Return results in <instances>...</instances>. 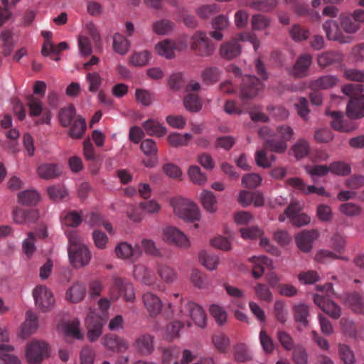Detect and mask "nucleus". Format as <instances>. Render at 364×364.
<instances>
[{"instance_id":"nucleus-1","label":"nucleus","mask_w":364,"mask_h":364,"mask_svg":"<svg viewBox=\"0 0 364 364\" xmlns=\"http://www.w3.org/2000/svg\"><path fill=\"white\" fill-rule=\"evenodd\" d=\"M69 240L68 256L70 262L75 268L82 267L87 265L91 259V253L81 240L75 230L68 233Z\"/></svg>"},{"instance_id":"nucleus-2","label":"nucleus","mask_w":364,"mask_h":364,"mask_svg":"<svg viewBox=\"0 0 364 364\" xmlns=\"http://www.w3.org/2000/svg\"><path fill=\"white\" fill-rule=\"evenodd\" d=\"M98 305L100 312L90 311L85 318L87 338L90 341H96L101 336L102 327L107 320V310L109 308V300L101 299Z\"/></svg>"},{"instance_id":"nucleus-3","label":"nucleus","mask_w":364,"mask_h":364,"mask_svg":"<svg viewBox=\"0 0 364 364\" xmlns=\"http://www.w3.org/2000/svg\"><path fill=\"white\" fill-rule=\"evenodd\" d=\"M239 41H250L252 44L255 51H257L259 47V41L254 34L242 33L238 34L237 38L224 43L220 46V55L228 60L237 57L241 53V46Z\"/></svg>"},{"instance_id":"nucleus-4","label":"nucleus","mask_w":364,"mask_h":364,"mask_svg":"<svg viewBox=\"0 0 364 364\" xmlns=\"http://www.w3.org/2000/svg\"><path fill=\"white\" fill-rule=\"evenodd\" d=\"M173 211L179 218L187 221L198 220L200 217V210L196 204L190 200L176 198L171 200Z\"/></svg>"},{"instance_id":"nucleus-5","label":"nucleus","mask_w":364,"mask_h":364,"mask_svg":"<svg viewBox=\"0 0 364 364\" xmlns=\"http://www.w3.org/2000/svg\"><path fill=\"white\" fill-rule=\"evenodd\" d=\"M274 133L275 139H267L266 147L271 151L283 153L287 148V142L293 138L294 130L291 127L283 124L277 127Z\"/></svg>"},{"instance_id":"nucleus-6","label":"nucleus","mask_w":364,"mask_h":364,"mask_svg":"<svg viewBox=\"0 0 364 364\" xmlns=\"http://www.w3.org/2000/svg\"><path fill=\"white\" fill-rule=\"evenodd\" d=\"M48 356V346L41 341H33L28 344L26 357L28 364H41Z\"/></svg>"},{"instance_id":"nucleus-7","label":"nucleus","mask_w":364,"mask_h":364,"mask_svg":"<svg viewBox=\"0 0 364 364\" xmlns=\"http://www.w3.org/2000/svg\"><path fill=\"white\" fill-rule=\"evenodd\" d=\"M191 48L197 55L205 57L211 55L215 46L205 33L196 32L192 37Z\"/></svg>"},{"instance_id":"nucleus-8","label":"nucleus","mask_w":364,"mask_h":364,"mask_svg":"<svg viewBox=\"0 0 364 364\" xmlns=\"http://www.w3.org/2000/svg\"><path fill=\"white\" fill-rule=\"evenodd\" d=\"M111 296L112 299L123 296L126 301H134L135 293L133 284L127 280L115 277L111 289Z\"/></svg>"},{"instance_id":"nucleus-9","label":"nucleus","mask_w":364,"mask_h":364,"mask_svg":"<svg viewBox=\"0 0 364 364\" xmlns=\"http://www.w3.org/2000/svg\"><path fill=\"white\" fill-rule=\"evenodd\" d=\"M180 311L183 315L189 316L197 326L204 328L206 326V314L196 303L190 301H183Z\"/></svg>"},{"instance_id":"nucleus-10","label":"nucleus","mask_w":364,"mask_h":364,"mask_svg":"<svg viewBox=\"0 0 364 364\" xmlns=\"http://www.w3.org/2000/svg\"><path fill=\"white\" fill-rule=\"evenodd\" d=\"M36 306L42 311H48L54 304L55 299L50 289L43 285L37 286L33 291Z\"/></svg>"},{"instance_id":"nucleus-11","label":"nucleus","mask_w":364,"mask_h":364,"mask_svg":"<svg viewBox=\"0 0 364 364\" xmlns=\"http://www.w3.org/2000/svg\"><path fill=\"white\" fill-rule=\"evenodd\" d=\"M263 87L262 82L257 77L245 75L242 79L240 98L242 100L252 99L257 96Z\"/></svg>"},{"instance_id":"nucleus-12","label":"nucleus","mask_w":364,"mask_h":364,"mask_svg":"<svg viewBox=\"0 0 364 364\" xmlns=\"http://www.w3.org/2000/svg\"><path fill=\"white\" fill-rule=\"evenodd\" d=\"M323 29L326 33V38L330 41H338L340 43H349L353 39L349 36L343 35L336 20L326 21L323 24Z\"/></svg>"},{"instance_id":"nucleus-13","label":"nucleus","mask_w":364,"mask_h":364,"mask_svg":"<svg viewBox=\"0 0 364 364\" xmlns=\"http://www.w3.org/2000/svg\"><path fill=\"white\" fill-rule=\"evenodd\" d=\"M164 240L181 248H188L190 242L186 235L178 228L170 226L163 230Z\"/></svg>"},{"instance_id":"nucleus-14","label":"nucleus","mask_w":364,"mask_h":364,"mask_svg":"<svg viewBox=\"0 0 364 364\" xmlns=\"http://www.w3.org/2000/svg\"><path fill=\"white\" fill-rule=\"evenodd\" d=\"M332 120L331 125L336 131L341 132H350L356 129V125L350 119H346L343 113L339 111L327 112Z\"/></svg>"},{"instance_id":"nucleus-15","label":"nucleus","mask_w":364,"mask_h":364,"mask_svg":"<svg viewBox=\"0 0 364 364\" xmlns=\"http://www.w3.org/2000/svg\"><path fill=\"white\" fill-rule=\"evenodd\" d=\"M314 301L316 305L332 318L337 319L341 316V307L326 296L315 294L314 296Z\"/></svg>"},{"instance_id":"nucleus-16","label":"nucleus","mask_w":364,"mask_h":364,"mask_svg":"<svg viewBox=\"0 0 364 364\" xmlns=\"http://www.w3.org/2000/svg\"><path fill=\"white\" fill-rule=\"evenodd\" d=\"M114 252L118 258L131 259L132 261L136 260L142 253L139 245H136L134 247H132L127 242H120L115 247Z\"/></svg>"},{"instance_id":"nucleus-17","label":"nucleus","mask_w":364,"mask_h":364,"mask_svg":"<svg viewBox=\"0 0 364 364\" xmlns=\"http://www.w3.org/2000/svg\"><path fill=\"white\" fill-rule=\"evenodd\" d=\"M318 237L316 230H304L296 237V242L298 247L303 252H309L314 240Z\"/></svg>"},{"instance_id":"nucleus-18","label":"nucleus","mask_w":364,"mask_h":364,"mask_svg":"<svg viewBox=\"0 0 364 364\" xmlns=\"http://www.w3.org/2000/svg\"><path fill=\"white\" fill-rule=\"evenodd\" d=\"M143 301L150 316L155 317L161 311L162 302L161 299L151 292H146L143 295Z\"/></svg>"},{"instance_id":"nucleus-19","label":"nucleus","mask_w":364,"mask_h":364,"mask_svg":"<svg viewBox=\"0 0 364 364\" xmlns=\"http://www.w3.org/2000/svg\"><path fill=\"white\" fill-rule=\"evenodd\" d=\"M102 344L114 352H124L128 348L127 343L114 334H108L102 338Z\"/></svg>"},{"instance_id":"nucleus-20","label":"nucleus","mask_w":364,"mask_h":364,"mask_svg":"<svg viewBox=\"0 0 364 364\" xmlns=\"http://www.w3.org/2000/svg\"><path fill=\"white\" fill-rule=\"evenodd\" d=\"M346 113L350 119H359L364 117V95L352 97L346 107Z\"/></svg>"},{"instance_id":"nucleus-21","label":"nucleus","mask_w":364,"mask_h":364,"mask_svg":"<svg viewBox=\"0 0 364 364\" xmlns=\"http://www.w3.org/2000/svg\"><path fill=\"white\" fill-rule=\"evenodd\" d=\"M37 173L41 178L50 180L59 177L62 171L58 164L44 163L37 167Z\"/></svg>"},{"instance_id":"nucleus-22","label":"nucleus","mask_w":364,"mask_h":364,"mask_svg":"<svg viewBox=\"0 0 364 364\" xmlns=\"http://www.w3.org/2000/svg\"><path fill=\"white\" fill-rule=\"evenodd\" d=\"M223 287L228 296L230 298V304L232 306L243 308L245 306V292L242 289L225 283Z\"/></svg>"},{"instance_id":"nucleus-23","label":"nucleus","mask_w":364,"mask_h":364,"mask_svg":"<svg viewBox=\"0 0 364 364\" xmlns=\"http://www.w3.org/2000/svg\"><path fill=\"white\" fill-rule=\"evenodd\" d=\"M37 328V316L31 311H27L26 313V321L21 327L20 336L23 339L27 338L36 331Z\"/></svg>"},{"instance_id":"nucleus-24","label":"nucleus","mask_w":364,"mask_h":364,"mask_svg":"<svg viewBox=\"0 0 364 364\" xmlns=\"http://www.w3.org/2000/svg\"><path fill=\"white\" fill-rule=\"evenodd\" d=\"M39 218L38 212L36 210H24L16 208L14 211V220L18 224H29L35 223Z\"/></svg>"},{"instance_id":"nucleus-25","label":"nucleus","mask_w":364,"mask_h":364,"mask_svg":"<svg viewBox=\"0 0 364 364\" xmlns=\"http://www.w3.org/2000/svg\"><path fill=\"white\" fill-rule=\"evenodd\" d=\"M229 21L225 15L220 14L216 16L212 21L213 31L210 32V36L216 41H221L223 38V31L228 28Z\"/></svg>"},{"instance_id":"nucleus-26","label":"nucleus","mask_w":364,"mask_h":364,"mask_svg":"<svg viewBox=\"0 0 364 364\" xmlns=\"http://www.w3.org/2000/svg\"><path fill=\"white\" fill-rule=\"evenodd\" d=\"M249 260L253 264L252 276L255 279L260 278L264 272L265 267L272 266V261L266 256L252 257Z\"/></svg>"},{"instance_id":"nucleus-27","label":"nucleus","mask_w":364,"mask_h":364,"mask_svg":"<svg viewBox=\"0 0 364 364\" xmlns=\"http://www.w3.org/2000/svg\"><path fill=\"white\" fill-rule=\"evenodd\" d=\"M343 301L346 306L355 313H364V301L360 293L353 291L347 294Z\"/></svg>"},{"instance_id":"nucleus-28","label":"nucleus","mask_w":364,"mask_h":364,"mask_svg":"<svg viewBox=\"0 0 364 364\" xmlns=\"http://www.w3.org/2000/svg\"><path fill=\"white\" fill-rule=\"evenodd\" d=\"M311 64V56L309 54L301 55L296 61L291 74L296 77H303L308 73Z\"/></svg>"},{"instance_id":"nucleus-29","label":"nucleus","mask_w":364,"mask_h":364,"mask_svg":"<svg viewBox=\"0 0 364 364\" xmlns=\"http://www.w3.org/2000/svg\"><path fill=\"white\" fill-rule=\"evenodd\" d=\"M278 0H244L243 4L254 10L269 12L277 6Z\"/></svg>"},{"instance_id":"nucleus-30","label":"nucleus","mask_w":364,"mask_h":364,"mask_svg":"<svg viewBox=\"0 0 364 364\" xmlns=\"http://www.w3.org/2000/svg\"><path fill=\"white\" fill-rule=\"evenodd\" d=\"M136 350L144 355L151 354L154 349V336L150 334H143L135 341Z\"/></svg>"},{"instance_id":"nucleus-31","label":"nucleus","mask_w":364,"mask_h":364,"mask_svg":"<svg viewBox=\"0 0 364 364\" xmlns=\"http://www.w3.org/2000/svg\"><path fill=\"white\" fill-rule=\"evenodd\" d=\"M85 294V286L81 283L76 282L67 290L65 297L71 303H78L84 299Z\"/></svg>"},{"instance_id":"nucleus-32","label":"nucleus","mask_w":364,"mask_h":364,"mask_svg":"<svg viewBox=\"0 0 364 364\" xmlns=\"http://www.w3.org/2000/svg\"><path fill=\"white\" fill-rule=\"evenodd\" d=\"M338 79L333 75H324L310 83L311 90H326L331 88L337 85Z\"/></svg>"},{"instance_id":"nucleus-33","label":"nucleus","mask_w":364,"mask_h":364,"mask_svg":"<svg viewBox=\"0 0 364 364\" xmlns=\"http://www.w3.org/2000/svg\"><path fill=\"white\" fill-rule=\"evenodd\" d=\"M142 127L148 135L156 137L164 136L167 131L164 126L154 119L145 121Z\"/></svg>"},{"instance_id":"nucleus-34","label":"nucleus","mask_w":364,"mask_h":364,"mask_svg":"<svg viewBox=\"0 0 364 364\" xmlns=\"http://www.w3.org/2000/svg\"><path fill=\"white\" fill-rule=\"evenodd\" d=\"M156 272L161 279L167 284L173 283L177 277L176 270L166 264L159 263L156 267Z\"/></svg>"},{"instance_id":"nucleus-35","label":"nucleus","mask_w":364,"mask_h":364,"mask_svg":"<svg viewBox=\"0 0 364 364\" xmlns=\"http://www.w3.org/2000/svg\"><path fill=\"white\" fill-rule=\"evenodd\" d=\"M343 60V55L338 51H329L320 55L318 58V63L321 67L325 68Z\"/></svg>"},{"instance_id":"nucleus-36","label":"nucleus","mask_w":364,"mask_h":364,"mask_svg":"<svg viewBox=\"0 0 364 364\" xmlns=\"http://www.w3.org/2000/svg\"><path fill=\"white\" fill-rule=\"evenodd\" d=\"M192 139V135L188 133L181 134L177 132H172L167 136V141L172 147L186 146Z\"/></svg>"},{"instance_id":"nucleus-37","label":"nucleus","mask_w":364,"mask_h":364,"mask_svg":"<svg viewBox=\"0 0 364 364\" xmlns=\"http://www.w3.org/2000/svg\"><path fill=\"white\" fill-rule=\"evenodd\" d=\"M290 38L295 42L306 41L309 35V30L299 23L293 24L288 30Z\"/></svg>"},{"instance_id":"nucleus-38","label":"nucleus","mask_w":364,"mask_h":364,"mask_svg":"<svg viewBox=\"0 0 364 364\" xmlns=\"http://www.w3.org/2000/svg\"><path fill=\"white\" fill-rule=\"evenodd\" d=\"M176 44L175 42L170 40H165L159 43L155 49L157 53L166 58L171 59L174 56V50L176 49Z\"/></svg>"},{"instance_id":"nucleus-39","label":"nucleus","mask_w":364,"mask_h":364,"mask_svg":"<svg viewBox=\"0 0 364 364\" xmlns=\"http://www.w3.org/2000/svg\"><path fill=\"white\" fill-rule=\"evenodd\" d=\"M340 19L342 28L348 33H355L360 28V25L358 24V22L350 14H342Z\"/></svg>"},{"instance_id":"nucleus-40","label":"nucleus","mask_w":364,"mask_h":364,"mask_svg":"<svg viewBox=\"0 0 364 364\" xmlns=\"http://www.w3.org/2000/svg\"><path fill=\"white\" fill-rule=\"evenodd\" d=\"M201 203L205 210L209 213L216 211V198L212 191H203L200 196Z\"/></svg>"},{"instance_id":"nucleus-41","label":"nucleus","mask_w":364,"mask_h":364,"mask_svg":"<svg viewBox=\"0 0 364 364\" xmlns=\"http://www.w3.org/2000/svg\"><path fill=\"white\" fill-rule=\"evenodd\" d=\"M338 352L341 360L344 364H355V356L350 346L344 343H339Z\"/></svg>"},{"instance_id":"nucleus-42","label":"nucleus","mask_w":364,"mask_h":364,"mask_svg":"<svg viewBox=\"0 0 364 364\" xmlns=\"http://www.w3.org/2000/svg\"><path fill=\"white\" fill-rule=\"evenodd\" d=\"M18 201L23 205H35L40 200L39 193L33 190H26L18 193Z\"/></svg>"},{"instance_id":"nucleus-43","label":"nucleus","mask_w":364,"mask_h":364,"mask_svg":"<svg viewBox=\"0 0 364 364\" xmlns=\"http://www.w3.org/2000/svg\"><path fill=\"white\" fill-rule=\"evenodd\" d=\"M75 108L73 105L62 108L58 115L60 124L64 127L70 126L75 117Z\"/></svg>"},{"instance_id":"nucleus-44","label":"nucleus","mask_w":364,"mask_h":364,"mask_svg":"<svg viewBox=\"0 0 364 364\" xmlns=\"http://www.w3.org/2000/svg\"><path fill=\"white\" fill-rule=\"evenodd\" d=\"M295 321L304 326L308 325L309 306L304 304H295L293 307Z\"/></svg>"},{"instance_id":"nucleus-45","label":"nucleus","mask_w":364,"mask_h":364,"mask_svg":"<svg viewBox=\"0 0 364 364\" xmlns=\"http://www.w3.org/2000/svg\"><path fill=\"white\" fill-rule=\"evenodd\" d=\"M86 127L85 119L81 117H78L75 119L70 129L69 136L74 139H80L82 137Z\"/></svg>"},{"instance_id":"nucleus-46","label":"nucleus","mask_w":364,"mask_h":364,"mask_svg":"<svg viewBox=\"0 0 364 364\" xmlns=\"http://www.w3.org/2000/svg\"><path fill=\"white\" fill-rule=\"evenodd\" d=\"M129 42L122 35L115 33L113 37V48L115 52L120 55H124L129 49Z\"/></svg>"},{"instance_id":"nucleus-47","label":"nucleus","mask_w":364,"mask_h":364,"mask_svg":"<svg viewBox=\"0 0 364 364\" xmlns=\"http://www.w3.org/2000/svg\"><path fill=\"white\" fill-rule=\"evenodd\" d=\"M183 104L186 109L192 112H198L202 107V102L199 97L192 93L185 97Z\"/></svg>"},{"instance_id":"nucleus-48","label":"nucleus","mask_w":364,"mask_h":364,"mask_svg":"<svg viewBox=\"0 0 364 364\" xmlns=\"http://www.w3.org/2000/svg\"><path fill=\"white\" fill-rule=\"evenodd\" d=\"M199 260L201 264L209 270L216 269L218 264V257L206 252H201L200 253Z\"/></svg>"},{"instance_id":"nucleus-49","label":"nucleus","mask_w":364,"mask_h":364,"mask_svg":"<svg viewBox=\"0 0 364 364\" xmlns=\"http://www.w3.org/2000/svg\"><path fill=\"white\" fill-rule=\"evenodd\" d=\"M267 149H269L264 145V149L262 150L257 151L255 154V161L257 166L262 168H268L271 166L272 161L275 160L274 155H271L270 157L267 156Z\"/></svg>"},{"instance_id":"nucleus-50","label":"nucleus","mask_w":364,"mask_h":364,"mask_svg":"<svg viewBox=\"0 0 364 364\" xmlns=\"http://www.w3.org/2000/svg\"><path fill=\"white\" fill-rule=\"evenodd\" d=\"M151 53L148 50L135 52L130 58V63L134 66H144L149 62Z\"/></svg>"},{"instance_id":"nucleus-51","label":"nucleus","mask_w":364,"mask_h":364,"mask_svg":"<svg viewBox=\"0 0 364 364\" xmlns=\"http://www.w3.org/2000/svg\"><path fill=\"white\" fill-rule=\"evenodd\" d=\"M292 360L294 364H307L309 356L305 348L300 346H296L293 349Z\"/></svg>"},{"instance_id":"nucleus-52","label":"nucleus","mask_w":364,"mask_h":364,"mask_svg":"<svg viewBox=\"0 0 364 364\" xmlns=\"http://www.w3.org/2000/svg\"><path fill=\"white\" fill-rule=\"evenodd\" d=\"M296 159L306 156L310 150L309 143L305 139H299L291 148Z\"/></svg>"},{"instance_id":"nucleus-53","label":"nucleus","mask_w":364,"mask_h":364,"mask_svg":"<svg viewBox=\"0 0 364 364\" xmlns=\"http://www.w3.org/2000/svg\"><path fill=\"white\" fill-rule=\"evenodd\" d=\"M211 316L215 319L219 325H223L227 320V312L219 305L212 304L209 309Z\"/></svg>"},{"instance_id":"nucleus-54","label":"nucleus","mask_w":364,"mask_h":364,"mask_svg":"<svg viewBox=\"0 0 364 364\" xmlns=\"http://www.w3.org/2000/svg\"><path fill=\"white\" fill-rule=\"evenodd\" d=\"M328 168L329 172L338 176H346L351 171L350 166L348 164L341 161L331 163L328 166Z\"/></svg>"},{"instance_id":"nucleus-55","label":"nucleus","mask_w":364,"mask_h":364,"mask_svg":"<svg viewBox=\"0 0 364 364\" xmlns=\"http://www.w3.org/2000/svg\"><path fill=\"white\" fill-rule=\"evenodd\" d=\"M26 102L30 109V115L38 116L42 112V102L41 100L30 95L26 97Z\"/></svg>"},{"instance_id":"nucleus-56","label":"nucleus","mask_w":364,"mask_h":364,"mask_svg":"<svg viewBox=\"0 0 364 364\" xmlns=\"http://www.w3.org/2000/svg\"><path fill=\"white\" fill-rule=\"evenodd\" d=\"M80 321L78 319H74L65 326V332L66 336H72L77 339H81L82 334L80 331Z\"/></svg>"},{"instance_id":"nucleus-57","label":"nucleus","mask_w":364,"mask_h":364,"mask_svg":"<svg viewBox=\"0 0 364 364\" xmlns=\"http://www.w3.org/2000/svg\"><path fill=\"white\" fill-rule=\"evenodd\" d=\"M203 81L208 85L213 84L220 79V71L216 68H208L202 73Z\"/></svg>"},{"instance_id":"nucleus-58","label":"nucleus","mask_w":364,"mask_h":364,"mask_svg":"<svg viewBox=\"0 0 364 364\" xmlns=\"http://www.w3.org/2000/svg\"><path fill=\"white\" fill-rule=\"evenodd\" d=\"M50 198L53 200H61L68 195V191L63 186L54 185L47 188Z\"/></svg>"},{"instance_id":"nucleus-59","label":"nucleus","mask_w":364,"mask_h":364,"mask_svg":"<svg viewBox=\"0 0 364 364\" xmlns=\"http://www.w3.org/2000/svg\"><path fill=\"white\" fill-rule=\"evenodd\" d=\"M173 24L167 19L155 22L153 25L154 31L158 35H166L173 29Z\"/></svg>"},{"instance_id":"nucleus-60","label":"nucleus","mask_w":364,"mask_h":364,"mask_svg":"<svg viewBox=\"0 0 364 364\" xmlns=\"http://www.w3.org/2000/svg\"><path fill=\"white\" fill-rule=\"evenodd\" d=\"M339 210L343 214L350 217L358 216L362 211L361 207L354 203H343L340 205Z\"/></svg>"},{"instance_id":"nucleus-61","label":"nucleus","mask_w":364,"mask_h":364,"mask_svg":"<svg viewBox=\"0 0 364 364\" xmlns=\"http://www.w3.org/2000/svg\"><path fill=\"white\" fill-rule=\"evenodd\" d=\"M188 174L194 183L203 185L207 180L205 175L201 172L198 166H191L188 169Z\"/></svg>"},{"instance_id":"nucleus-62","label":"nucleus","mask_w":364,"mask_h":364,"mask_svg":"<svg viewBox=\"0 0 364 364\" xmlns=\"http://www.w3.org/2000/svg\"><path fill=\"white\" fill-rule=\"evenodd\" d=\"M86 80L89 83L88 90L91 92H96L102 82V79L100 74L97 72L89 73L86 75Z\"/></svg>"},{"instance_id":"nucleus-63","label":"nucleus","mask_w":364,"mask_h":364,"mask_svg":"<svg viewBox=\"0 0 364 364\" xmlns=\"http://www.w3.org/2000/svg\"><path fill=\"white\" fill-rule=\"evenodd\" d=\"M262 181L261 176L257 173H248L243 176L242 185L247 188H257Z\"/></svg>"},{"instance_id":"nucleus-64","label":"nucleus","mask_w":364,"mask_h":364,"mask_svg":"<svg viewBox=\"0 0 364 364\" xmlns=\"http://www.w3.org/2000/svg\"><path fill=\"white\" fill-rule=\"evenodd\" d=\"M344 77L350 81L364 82V71L356 69H346L343 72Z\"/></svg>"}]
</instances>
